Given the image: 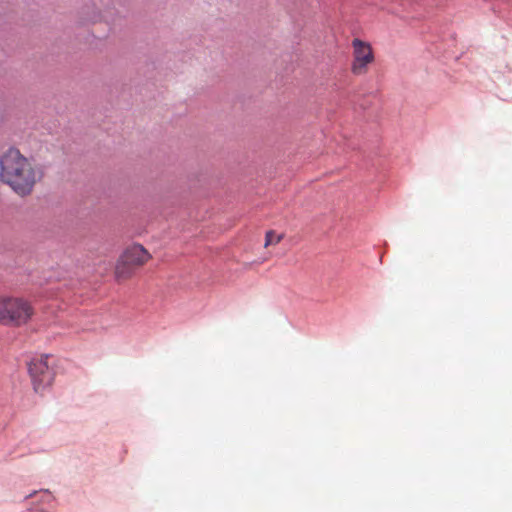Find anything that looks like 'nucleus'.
Returning a JSON list of instances; mask_svg holds the SVG:
<instances>
[{"label": "nucleus", "instance_id": "1", "mask_svg": "<svg viewBox=\"0 0 512 512\" xmlns=\"http://www.w3.org/2000/svg\"><path fill=\"white\" fill-rule=\"evenodd\" d=\"M41 178V170L18 149L11 148L0 157V180L17 195H30Z\"/></svg>", "mask_w": 512, "mask_h": 512}, {"label": "nucleus", "instance_id": "2", "mask_svg": "<svg viewBox=\"0 0 512 512\" xmlns=\"http://www.w3.org/2000/svg\"><path fill=\"white\" fill-rule=\"evenodd\" d=\"M31 304L22 298H0V323L20 326L33 316Z\"/></svg>", "mask_w": 512, "mask_h": 512}, {"label": "nucleus", "instance_id": "3", "mask_svg": "<svg viewBox=\"0 0 512 512\" xmlns=\"http://www.w3.org/2000/svg\"><path fill=\"white\" fill-rule=\"evenodd\" d=\"M151 259L150 253L139 244L129 246L120 256L115 267L118 280L130 278L134 271Z\"/></svg>", "mask_w": 512, "mask_h": 512}, {"label": "nucleus", "instance_id": "4", "mask_svg": "<svg viewBox=\"0 0 512 512\" xmlns=\"http://www.w3.org/2000/svg\"><path fill=\"white\" fill-rule=\"evenodd\" d=\"M353 60L351 64V72L360 76L368 71V66L373 63L374 55L370 44L355 38L352 41Z\"/></svg>", "mask_w": 512, "mask_h": 512}, {"label": "nucleus", "instance_id": "5", "mask_svg": "<svg viewBox=\"0 0 512 512\" xmlns=\"http://www.w3.org/2000/svg\"><path fill=\"white\" fill-rule=\"evenodd\" d=\"M29 373L36 392L50 386L54 379V372L48 364L47 356L33 360L29 365Z\"/></svg>", "mask_w": 512, "mask_h": 512}, {"label": "nucleus", "instance_id": "6", "mask_svg": "<svg viewBox=\"0 0 512 512\" xmlns=\"http://www.w3.org/2000/svg\"><path fill=\"white\" fill-rule=\"evenodd\" d=\"M282 237L281 234H277L273 230L268 231L265 237V246L278 244L282 240Z\"/></svg>", "mask_w": 512, "mask_h": 512}, {"label": "nucleus", "instance_id": "7", "mask_svg": "<svg viewBox=\"0 0 512 512\" xmlns=\"http://www.w3.org/2000/svg\"><path fill=\"white\" fill-rule=\"evenodd\" d=\"M44 496H45V498H47L49 500L52 499V496L49 493H46Z\"/></svg>", "mask_w": 512, "mask_h": 512}, {"label": "nucleus", "instance_id": "8", "mask_svg": "<svg viewBox=\"0 0 512 512\" xmlns=\"http://www.w3.org/2000/svg\"><path fill=\"white\" fill-rule=\"evenodd\" d=\"M96 20H97V17H96V16H94V17H92V18L90 19V21H92V22H95Z\"/></svg>", "mask_w": 512, "mask_h": 512}]
</instances>
